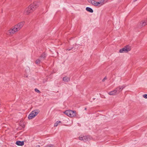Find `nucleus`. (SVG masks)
Masks as SVG:
<instances>
[{"mask_svg":"<svg viewBox=\"0 0 147 147\" xmlns=\"http://www.w3.org/2000/svg\"><path fill=\"white\" fill-rule=\"evenodd\" d=\"M25 22L24 21L18 23L9 30L7 31V34L10 35L14 34L22 28Z\"/></svg>","mask_w":147,"mask_h":147,"instance_id":"1","label":"nucleus"},{"mask_svg":"<svg viewBox=\"0 0 147 147\" xmlns=\"http://www.w3.org/2000/svg\"><path fill=\"white\" fill-rule=\"evenodd\" d=\"M40 4V3L39 2H34L25 9L24 11V14L26 15H28L32 11H34Z\"/></svg>","mask_w":147,"mask_h":147,"instance_id":"2","label":"nucleus"},{"mask_svg":"<svg viewBox=\"0 0 147 147\" xmlns=\"http://www.w3.org/2000/svg\"><path fill=\"white\" fill-rule=\"evenodd\" d=\"M64 113L67 115L71 117L76 116V111L71 110L66 111Z\"/></svg>","mask_w":147,"mask_h":147,"instance_id":"3","label":"nucleus"},{"mask_svg":"<svg viewBox=\"0 0 147 147\" xmlns=\"http://www.w3.org/2000/svg\"><path fill=\"white\" fill-rule=\"evenodd\" d=\"M131 50V46L127 45L124 47L123 48L120 49L119 52L120 53H127Z\"/></svg>","mask_w":147,"mask_h":147,"instance_id":"4","label":"nucleus"},{"mask_svg":"<svg viewBox=\"0 0 147 147\" xmlns=\"http://www.w3.org/2000/svg\"><path fill=\"white\" fill-rule=\"evenodd\" d=\"M38 112L37 110H34L32 111L28 117V118L29 119H32L35 117L38 113Z\"/></svg>","mask_w":147,"mask_h":147,"instance_id":"5","label":"nucleus"},{"mask_svg":"<svg viewBox=\"0 0 147 147\" xmlns=\"http://www.w3.org/2000/svg\"><path fill=\"white\" fill-rule=\"evenodd\" d=\"M79 139L80 140H82L84 142H86L90 139V137L89 136H82L79 137Z\"/></svg>","mask_w":147,"mask_h":147,"instance_id":"6","label":"nucleus"},{"mask_svg":"<svg viewBox=\"0 0 147 147\" xmlns=\"http://www.w3.org/2000/svg\"><path fill=\"white\" fill-rule=\"evenodd\" d=\"M125 87L124 85L119 86L117 87L115 90L117 94H119Z\"/></svg>","mask_w":147,"mask_h":147,"instance_id":"7","label":"nucleus"},{"mask_svg":"<svg viewBox=\"0 0 147 147\" xmlns=\"http://www.w3.org/2000/svg\"><path fill=\"white\" fill-rule=\"evenodd\" d=\"M108 0H100L99 1L97 2V6L100 7L105 4L107 2Z\"/></svg>","mask_w":147,"mask_h":147,"instance_id":"8","label":"nucleus"},{"mask_svg":"<svg viewBox=\"0 0 147 147\" xmlns=\"http://www.w3.org/2000/svg\"><path fill=\"white\" fill-rule=\"evenodd\" d=\"M147 24V21H142L140 23V27H141Z\"/></svg>","mask_w":147,"mask_h":147,"instance_id":"9","label":"nucleus"},{"mask_svg":"<svg viewBox=\"0 0 147 147\" xmlns=\"http://www.w3.org/2000/svg\"><path fill=\"white\" fill-rule=\"evenodd\" d=\"M16 144L18 146H22L24 145V142L18 141L16 142Z\"/></svg>","mask_w":147,"mask_h":147,"instance_id":"10","label":"nucleus"},{"mask_svg":"<svg viewBox=\"0 0 147 147\" xmlns=\"http://www.w3.org/2000/svg\"><path fill=\"white\" fill-rule=\"evenodd\" d=\"M70 78L67 77H65L63 78V80L65 82H68L69 81Z\"/></svg>","mask_w":147,"mask_h":147,"instance_id":"11","label":"nucleus"},{"mask_svg":"<svg viewBox=\"0 0 147 147\" xmlns=\"http://www.w3.org/2000/svg\"><path fill=\"white\" fill-rule=\"evenodd\" d=\"M108 94H109L110 95H116L117 94L115 90L109 92L108 93Z\"/></svg>","mask_w":147,"mask_h":147,"instance_id":"12","label":"nucleus"},{"mask_svg":"<svg viewBox=\"0 0 147 147\" xmlns=\"http://www.w3.org/2000/svg\"><path fill=\"white\" fill-rule=\"evenodd\" d=\"M46 57V54L45 53H42L41 55L40 56V58L41 59V60H43Z\"/></svg>","mask_w":147,"mask_h":147,"instance_id":"13","label":"nucleus"},{"mask_svg":"<svg viewBox=\"0 0 147 147\" xmlns=\"http://www.w3.org/2000/svg\"><path fill=\"white\" fill-rule=\"evenodd\" d=\"M86 10L90 13H93V9L91 8L88 7L86 8Z\"/></svg>","mask_w":147,"mask_h":147,"instance_id":"14","label":"nucleus"},{"mask_svg":"<svg viewBox=\"0 0 147 147\" xmlns=\"http://www.w3.org/2000/svg\"><path fill=\"white\" fill-rule=\"evenodd\" d=\"M41 61L42 60H41V59L40 58H39V59H37L36 60V61H35V63L36 64H39L40 63Z\"/></svg>","mask_w":147,"mask_h":147,"instance_id":"15","label":"nucleus"},{"mask_svg":"<svg viewBox=\"0 0 147 147\" xmlns=\"http://www.w3.org/2000/svg\"><path fill=\"white\" fill-rule=\"evenodd\" d=\"M61 123V121H57L56 123H55V124H54V127H57L58 124H59V123Z\"/></svg>","mask_w":147,"mask_h":147,"instance_id":"16","label":"nucleus"},{"mask_svg":"<svg viewBox=\"0 0 147 147\" xmlns=\"http://www.w3.org/2000/svg\"><path fill=\"white\" fill-rule=\"evenodd\" d=\"M72 47H73V48H74V49L77 50L78 48V46H77L76 45V44L75 45H74Z\"/></svg>","mask_w":147,"mask_h":147,"instance_id":"17","label":"nucleus"},{"mask_svg":"<svg viewBox=\"0 0 147 147\" xmlns=\"http://www.w3.org/2000/svg\"><path fill=\"white\" fill-rule=\"evenodd\" d=\"M96 4H97V1H96L94 0L92 5H93L94 6H97Z\"/></svg>","mask_w":147,"mask_h":147,"instance_id":"18","label":"nucleus"},{"mask_svg":"<svg viewBox=\"0 0 147 147\" xmlns=\"http://www.w3.org/2000/svg\"><path fill=\"white\" fill-rule=\"evenodd\" d=\"M94 1V0H88V2L89 3H91L92 5Z\"/></svg>","mask_w":147,"mask_h":147,"instance_id":"19","label":"nucleus"},{"mask_svg":"<svg viewBox=\"0 0 147 147\" xmlns=\"http://www.w3.org/2000/svg\"><path fill=\"white\" fill-rule=\"evenodd\" d=\"M34 90L36 92H37V93H40V91L37 88H35Z\"/></svg>","mask_w":147,"mask_h":147,"instance_id":"20","label":"nucleus"},{"mask_svg":"<svg viewBox=\"0 0 147 147\" xmlns=\"http://www.w3.org/2000/svg\"><path fill=\"white\" fill-rule=\"evenodd\" d=\"M143 96L145 98H147V94H144L143 95Z\"/></svg>","mask_w":147,"mask_h":147,"instance_id":"21","label":"nucleus"},{"mask_svg":"<svg viewBox=\"0 0 147 147\" xmlns=\"http://www.w3.org/2000/svg\"><path fill=\"white\" fill-rule=\"evenodd\" d=\"M73 47L69 48L67 49V50H68V51H70V50H71V49H73Z\"/></svg>","mask_w":147,"mask_h":147,"instance_id":"22","label":"nucleus"},{"mask_svg":"<svg viewBox=\"0 0 147 147\" xmlns=\"http://www.w3.org/2000/svg\"><path fill=\"white\" fill-rule=\"evenodd\" d=\"M53 146L52 145H49L45 147H53Z\"/></svg>","mask_w":147,"mask_h":147,"instance_id":"23","label":"nucleus"},{"mask_svg":"<svg viewBox=\"0 0 147 147\" xmlns=\"http://www.w3.org/2000/svg\"><path fill=\"white\" fill-rule=\"evenodd\" d=\"M107 79V78L105 77L102 80L103 82L105 81V80Z\"/></svg>","mask_w":147,"mask_h":147,"instance_id":"24","label":"nucleus"},{"mask_svg":"<svg viewBox=\"0 0 147 147\" xmlns=\"http://www.w3.org/2000/svg\"><path fill=\"white\" fill-rule=\"evenodd\" d=\"M47 79H46L45 80V81H44V80H43V82L44 83H45V82H47Z\"/></svg>","mask_w":147,"mask_h":147,"instance_id":"25","label":"nucleus"},{"mask_svg":"<svg viewBox=\"0 0 147 147\" xmlns=\"http://www.w3.org/2000/svg\"><path fill=\"white\" fill-rule=\"evenodd\" d=\"M3 12V9H2V10H1V12L2 13V12Z\"/></svg>","mask_w":147,"mask_h":147,"instance_id":"26","label":"nucleus"},{"mask_svg":"<svg viewBox=\"0 0 147 147\" xmlns=\"http://www.w3.org/2000/svg\"><path fill=\"white\" fill-rule=\"evenodd\" d=\"M137 0H134V1L135 2V1H137Z\"/></svg>","mask_w":147,"mask_h":147,"instance_id":"27","label":"nucleus"},{"mask_svg":"<svg viewBox=\"0 0 147 147\" xmlns=\"http://www.w3.org/2000/svg\"><path fill=\"white\" fill-rule=\"evenodd\" d=\"M85 110H86V108H85Z\"/></svg>","mask_w":147,"mask_h":147,"instance_id":"28","label":"nucleus"}]
</instances>
